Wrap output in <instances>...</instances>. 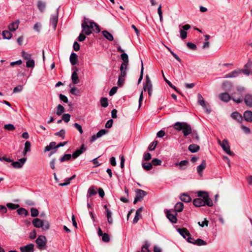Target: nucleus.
<instances>
[{"instance_id":"f257e3e1","label":"nucleus","mask_w":252,"mask_h":252,"mask_svg":"<svg viewBox=\"0 0 252 252\" xmlns=\"http://www.w3.org/2000/svg\"><path fill=\"white\" fill-rule=\"evenodd\" d=\"M198 198H195L193 201V205L196 207H201L207 205L212 207L213 205V201L209 198L207 192L199 191L197 193Z\"/></svg>"},{"instance_id":"f03ea898","label":"nucleus","mask_w":252,"mask_h":252,"mask_svg":"<svg viewBox=\"0 0 252 252\" xmlns=\"http://www.w3.org/2000/svg\"><path fill=\"white\" fill-rule=\"evenodd\" d=\"M81 27L82 28V32L85 34L89 35L93 32L98 33L100 32V29L98 25L93 21L85 17L82 22Z\"/></svg>"},{"instance_id":"7ed1b4c3","label":"nucleus","mask_w":252,"mask_h":252,"mask_svg":"<svg viewBox=\"0 0 252 252\" xmlns=\"http://www.w3.org/2000/svg\"><path fill=\"white\" fill-rule=\"evenodd\" d=\"M173 127L178 131H182L185 137H187L192 132L190 125L186 122H176L174 124Z\"/></svg>"},{"instance_id":"20e7f679","label":"nucleus","mask_w":252,"mask_h":252,"mask_svg":"<svg viewBox=\"0 0 252 252\" xmlns=\"http://www.w3.org/2000/svg\"><path fill=\"white\" fill-rule=\"evenodd\" d=\"M32 224L34 227L42 228L44 230H47L49 228V224L47 221H42L38 218L34 219L32 220Z\"/></svg>"},{"instance_id":"39448f33","label":"nucleus","mask_w":252,"mask_h":252,"mask_svg":"<svg viewBox=\"0 0 252 252\" xmlns=\"http://www.w3.org/2000/svg\"><path fill=\"white\" fill-rule=\"evenodd\" d=\"M37 248L40 250H43L46 248L47 239L43 235H39L35 240Z\"/></svg>"},{"instance_id":"423d86ee","label":"nucleus","mask_w":252,"mask_h":252,"mask_svg":"<svg viewBox=\"0 0 252 252\" xmlns=\"http://www.w3.org/2000/svg\"><path fill=\"white\" fill-rule=\"evenodd\" d=\"M143 90L148 91V94L151 96L153 91V85L148 75L146 76V83L144 84Z\"/></svg>"},{"instance_id":"0eeeda50","label":"nucleus","mask_w":252,"mask_h":252,"mask_svg":"<svg viewBox=\"0 0 252 252\" xmlns=\"http://www.w3.org/2000/svg\"><path fill=\"white\" fill-rule=\"evenodd\" d=\"M222 150L228 155L231 156H234V154L230 150V146L227 139H223L222 141V145L221 146Z\"/></svg>"},{"instance_id":"6e6552de","label":"nucleus","mask_w":252,"mask_h":252,"mask_svg":"<svg viewBox=\"0 0 252 252\" xmlns=\"http://www.w3.org/2000/svg\"><path fill=\"white\" fill-rule=\"evenodd\" d=\"M86 151V147L84 144H82L81 146L80 149H77L72 155V158L74 159L78 158L80 155L84 153Z\"/></svg>"},{"instance_id":"1a4fd4ad","label":"nucleus","mask_w":252,"mask_h":252,"mask_svg":"<svg viewBox=\"0 0 252 252\" xmlns=\"http://www.w3.org/2000/svg\"><path fill=\"white\" fill-rule=\"evenodd\" d=\"M26 160V158H20L18 161H13L12 165L15 168H20L24 165Z\"/></svg>"},{"instance_id":"9d476101","label":"nucleus","mask_w":252,"mask_h":252,"mask_svg":"<svg viewBox=\"0 0 252 252\" xmlns=\"http://www.w3.org/2000/svg\"><path fill=\"white\" fill-rule=\"evenodd\" d=\"M166 214V217L172 223H176L177 221V218L176 217L177 215V213H175V214H172L170 213V211L169 210H166L165 212Z\"/></svg>"},{"instance_id":"9b49d317","label":"nucleus","mask_w":252,"mask_h":252,"mask_svg":"<svg viewBox=\"0 0 252 252\" xmlns=\"http://www.w3.org/2000/svg\"><path fill=\"white\" fill-rule=\"evenodd\" d=\"M197 102L198 103L202 106L204 109H206V111L208 113H210L211 110H208L206 107V103L205 100H204V98L203 96L201 95V94H197Z\"/></svg>"},{"instance_id":"f8f14e48","label":"nucleus","mask_w":252,"mask_h":252,"mask_svg":"<svg viewBox=\"0 0 252 252\" xmlns=\"http://www.w3.org/2000/svg\"><path fill=\"white\" fill-rule=\"evenodd\" d=\"M72 69L74 70L73 72L71 75V79L72 83L74 84H77L79 82L77 72L78 71V69L76 67H74L72 68Z\"/></svg>"},{"instance_id":"ddd939ff","label":"nucleus","mask_w":252,"mask_h":252,"mask_svg":"<svg viewBox=\"0 0 252 252\" xmlns=\"http://www.w3.org/2000/svg\"><path fill=\"white\" fill-rule=\"evenodd\" d=\"M20 250L21 252H33L34 245L30 244L23 247H21Z\"/></svg>"},{"instance_id":"4468645a","label":"nucleus","mask_w":252,"mask_h":252,"mask_svg":"<svg viewBox=\"0 0 252 252\" xmlns=\"http://www.w3.org/2000/svg\"><path fill=\"white\" fill-rule=\"evenodd\" d=\"M241 74L240 69L235 70L226 75L223 77L224 78H235L238 77Z\"/></svg>"},{"instance_id":"2eb2a0df","label":"nucleus","mask_w":252,"mask_h":252,"mask_svg":"<svg viewBox=\"0 0 252 252\" xmlns=\"http://www.w3.org/2000/svg\"><path fill=\"white\" fill-rule=\"evenodd\" d=\"M19 23L20 21L19 20H17L14 22H12L8 26L9 30L11 32L15 31L18 28Z\"/></svg>"},{"instance_id":"dca6fc26","label":"nucleus","mask_w":252,"mask_h":252,"mask_svg":"<svg viewBox=\"0 0 252 252\" xmlns=\"http://www.w3.org/2000/svg\"><path fill=\"white\" fill-rule=\"evenodd\" d=\"M58 21V15L57 13L52 15L50 18V23L54 30L56 29Z\"/></svg>"},{"instance_id":"f3484780","label":"nucleus","mask_w":252,"mask_h":252,"mask_svg":"<svg viewBox=\"0 0 252 252\" xmlns=\"http://www.w3.org/2000/svg\"><path fill=\"white\" fill-rule=\"evenodd\" d=\"M220 100L225 102H228L231 98L229 94L227 93H221L219 95Z\"/></svg>"},{"instance_id":"a211bd4d","label":"nucleus","mask_w":252,"mask_h":252,"mask_svg":"<svg viewBox=\"0 0 252 252\" xmlns=\"http://www.w3.org/2000/svg\"><path fill=\"white\" fill-rule=\"evenodd\" d=\"M244 102L247 106L252 107V95L246 94L244 97Z\"/></svg>"},{"instance_id":"6ab92c4d","label":"nucleus","mask_w":252,"mask_h":252,"mask_svg":"<svg viewBox=\"0 0 252 252\" xmlns=\"http://www.w3.org/2000/svg\"><path fill=\"white\" fill-rule=\"evenodd\" d=\"M146 192L142 189H137L136 190V197L140 201L145 195H146Z\"/></svg>"},{"instance_id":"aec40b11","label":"nucleus","mask_w":252,"mask_h":252,"mask_svg":"<svg viewBox=\"0 0 252 252\" xmlns=\"http://www.w3.org/2000/svg\"><path fill=\"white\" fill-rule=\"evenodd\" d=\"M178 232L180 234V235L183 236L184 238L186 239V237L190 235V233L189 231L187 230V228H178L177 229Z\"/></svg>"},{"instance_id":"412c9836","label":"nucleus","mask_w":252,"mask_h":252,"mask_svg":"<svg viewBox=\"0 0 252 252\" xmlns=\"http://www.w3.org/2000/svg\"><path fill=\"white\" fill-rule=\"evenodd\" d=\"M244 118L245 120L248 122H252V112L247 110L244 113Z\"/></svg>"},{"instance_id":"4be33fe9","label":"nucleus","mask_w":252,"mask_h":252,"mask_svg":"<svg viewBox=\"0 0 252 252\" xmlns=\"http://www.w3.org/2000/svg\"><path fill=\"white\" fill-rule=\"evenodd\" d=\"M70 62L72 65H75L78 62V56L75 53H72L70 56Z\"/></svg>"},{"instance_id":"5701e85b","label":"nucleus","mask_w":252,"mask_h":252,"mask_svg":"<svg viewBox=\"0 0 252 252\" xmlns=\"http://www.w3.org/2000/svg\"><path fill=\"white\" fill-rule=\"evenodd\" d=\"M143 210V208L140 207L136 211L135 217L133 220V223H136L137 222L138 220H139V216H140L141 213Z\"/></svg>"},{"instance_id":"b1692460","label":"nucleus","mask_w":252,"mask_h":252,"mask_svg":"<svg viewBox=\"0 0 252 252\" xmlns=\"http://www.w3.org/2000/svg\"><path fill=\"white\" fill-rule=\"evenodd\" d=\"M97 193L96 191V188L94 186H91L90 187L88 190L87 196L89 197H91V196L95 195Z\"/></svg>"},{"instance_id":"393cba45","label":"nucleus","mask_w":252,"mask_h":252,"mask_svg":"<svg viewBox=\"0 0 252 252\" xmlns=\"http://www.w3.org/2000/svg\"><path fill=\"white\" fill-rule=\"evenodd\" d=\"M206 162L203 160L202 163L197 167V171L199 174L201 175L203 171L206 168Z\"/></svg>"},{"instance_id":"a878e982","label":"nucleus","mask_w":252,"mask_h":252,"mask_svg":"<svg viewBox=\"0 0 252 252\" xmlns=\"http://www.w3.org/2000/svg\"><path fill=\"white\" fill-rule=\"evenodd\" d=\"M231 117L239 122H241L243 120L241 115L237 112L232 113L231 114Z\"/></svg>"},{"instance_id":"bb28decb","label":"nucleus","mask_w":252,"mask_h":252,"mask_svg":"<svg viewBox=\"0 0 252 252\" xmlns=\"http://www.w3.org/2000/svg\"><path fill=\"white\" fill-rule=\"evenodd\" d=\"M188 163H189L188 161H187L186 160H184L181 161L179 163H176L175 164V165L176 166H180V169L181 170H184V169H186L185 167L187 165Z\"/></svg>"},{"instance_id":"cd10ccee","label":"nucleus","mask_w":252,"mask_h":252,"mask_svg":"<svg viewBox=\"0 0 252 252\" xmlns=\"http://www.w3.org/2000/svg\"><path fill=\"white\" fill-rule=\"evenodd\" d=\"M184 209V204L182 202H178L175 205L174 209L175 211V213L177 212H181L183 211Z\"/></svg>"},{"instance_id":"c85d7f7f","label":"nucleus","mask_w":252,"mask_h":252,"mask_svg":"<svg viewBox=\"0 0 252 252\" xmlns=\"http://www.w3.org/2000/svg\"><path fill=\"white\" fill-rule=\"evenodd\" d=\"M189 150L191 153L197 152L200 149V147L196 144H191L189 146Z\"/></svg>"},{"instance_id":"c756f323","label":"nucleus","mask_w":252,"mask_h":252,"mask_svg":"<svg viewBox=\"0 0 252 252\" xmlns=\"http://www.w3.org/2000/svg\"><path fill=\"white\" fill-rule=\"evenodd\" d=\"M127 66L125 63H122L120 67L121 74L120 76L125 77L126 74Z\"/></svg>"},{"instance_id":"7c9ffc66","label":"nucleus","mask_w":252,"mask_h":252,"mask_svg":"<svg viewBox=\"0 0 252 252\" xmlns=\"http://www.w3.org/2000/svg\"><path fill=\"white\" fill-rule=\"evenodd\" d=\"M103 35L108 40L113 41L114 39L113 36L109 32L107 31H102Z\"/></svg>"},{"instance_id":"2f4dec72","label":"nucleus","mask_w":252,"mask_h":252,"mask_svg":"<svg viewBox=\"0 0 252 252\" xmlns=\"http://www.w3.org/2000/svg\"><path fill=\"white\" fill-rule=\"evenodd\" d=\"M17 212L19 215L23 216L24 217H26L28 215V211L23 208L18 209Z\"/></svg>"},{"instance_id":"473e14b6","label":"nucleus","mask_w":252,"mask_h":252,"mask_svg":"<svg viewBox=\"0 0 252 252\" xmlns=\"http://www.w3.org/2000/svg\"><path fill=\"white\" fill-rule=\"evenodd\" d=\"M55 148L56 149V143L55 142H51L49 145L45 147L44 152H46Z\"/></svg>"},{"instance_id":"72a5a7b5","label":"nucleus","mask_w":252,"mask_h":252,"mask_svg":"<svg viewBox=\"0 0 252 252\" xmlns=\"http://www.w3.org/2000/svg\"><path fill=\"white\" fill-rule=\"evenodd\" d=\"M180 199L182 201L185 202H189L191 200V197L186 193L182 194L180 197Z\"/></svg>"},{"instance_id":"f704fd0d","label":"nucleus","mask_w":252,"mask_h":252,"mask_svg":"<svg viewBox=\"0 0 252 252\" xmlns=\"http://www.w3.org/2000/svg\"><path fill=\"white\" fill-rule=\"evenodd\" d=\"M142 166L146 171L150 170L153 168L152 164L150 162H143L142 163Z\"/></svg>"},{"instance_id":"c9c22d12","label":"nucleus","mask_w":252,"mask_h":252,"mask_svg":"<svg viewBox=\"0 0 252 252\" xmlns=\"http://www.w3.org/2000/svg\"><path fill=\"white\" fill-rule=\"evenodd\" d=\"M76 177V175H73L72 176H71L70 178H66L65 179V183H60L59 184V186H67L68 185H69L70 184V182L71 180H73L74 179H75Z\"/></svg>"},{"instance_id":"e433bc0d","label":"nucleus","mask_w":252,"mask_h":252,"mask_svg":"<svg viewBox=\"0 0 252 252\" xmlns=\"http://www.w3.org/2000/svg\"><path fill=\"white\" fill-rule=\"evenodd\" d=\"M64 111V108L61 104H59L57 107L56 114L58 116L61 115Z\"/></svg>"},{"instance_id":"4c0bfd02","label":"nucleus","mask_w":252,"mask_h":252,"mask_svg":"<svg viewBox=\"0 0 252 252\" xmlns=\"http://www.w3.org/2000/svg\"><path fill=\"white\" fill-rule=\"evenodd\" d=\"M2 36L4 39H10L12 37V34L8 31H3L2 32Z\"/></svg>"},{"instance_id":"58836bf2","label":"nucleus","mask_w":252,"mask_h":252,"mask_svg":"<svg viewBox=\"0 0 252 252\" xmlns=\"http://www.w3.org/2000/svg\"><path fill=\"white\" fill-rule=\"evenodd\" d=\"M121 59L123 60L122 63H125L126 65H127L128 63V56L126 53H123L121 55Z\"/></svg>"},{"instance_id":"ea45409f","label":"nucleus","mask_w":252,"mask_h":252,"mask_svg":"<svg viewBox=\"0 0 252 252\" xmlns=\"http://www.w3.org/2000/svg\"><path fill=\"white\" fill-rule=\"evenodd\" d=\"M193 244L200 246L203 245H206L207 244V243L201 239H197L196 240H194V242H193Z\"/></svg>"},{"instance_id":"a19ab883","label":"nucleus","mask_w":252,"mask_h":252,"mask_svg":"<svg viewBox=\"0 0 252 252\" xmlns=\"http://www.w3.org/2000/svg\"><path fill=\"white\" fill-rule=\"evenodd\" d=\"M45 3L41 1L37 2V7L41 12H43L45 8Z\"/></svg>"},{"instance_id":"79ce46f5","label":"nucleus","mask_w":252,"mask_h":252,"mask_svg":"<svg viewBox=\"0 0 252 252\" xmlns=\"http://www.w3.org/2000/svg\"><path fill=\"white\" fill-rule=\"evenodd\" d=\"M106 215L108 223L109 224H112L113 222V219L112 218V212L109 209L106 210Z\"/></svg>"},{"instance_id":"37998d69","label":"nucleus","mask_w":252,"mask_h":252,"mask_svg":"<svg viewBox=\"0 0 252 252\" xmlns=\"http://www.w3.org/2000/svg\"><path fill=\"white\" fill-rule=\"evenodd\" d=\"M21 56L22 57V58L24 59H25L26 60H28L31 59L32 55L30 53L26 52L24 51H22L21 52Z\"/></svg>"},{"instance_id":"c03bdc74","label":"nucleus","mask_w":252,"mask_h":252,"mask_svg":"<svg viewBox=\"0 0 252 252\" xmlns=\"http://www.w3.org/2000/svg\"><path fill=\"white\" fill-rule=\"evenodd\" d=\"M232 99L234 102H236L237 103H240L243 101V99L241 98L240 97L238 98L236 97L235 93L232 94Z\"/></svg>"},{"instance_id":"a18cd8bd","label":"nucleus","mask_w":252,"mask_h":252,"mask_svg":"<svg viewBox=\"0 0 252 252\" xmlns=\"http://www.w3.org/2000/svg\"><path fill=\"white\" fill-rule=\"evenodd\" d=\"M72 157V155L71 154H65L63 157L60 158V160L62 162L66 160H69Z\"/></svg>"},{"instance_id":"49530a36","label":"nucleus","mask_w":252,"mask_h":252,"mask_svg":"<svg viewBox=\"0 0 252 252\" xmlns=\"http://www.w3.org/2000/svg\"><path fill=\"white\" fill-rule=\"evenodd\" d=\"M35 65L34 61L32 59H29L26 62V66L27 67H33Z\"/></svg>"},{"instance_id":"de8ad7c7","label":"nucleus","mask_w":252,"mask_h":252,"mask_svg":"<svg viewBox=\"0 0 252 252\" xmlns=\"http://www.w3.org/2000/svg\"><path fill=\"white\" fill-rule=\"evenodd\" d=\"M100 103L102 107H106L108 105V99L106 97H102L100 99Z\"/></svg>"},{"instance_id":"09e8293b","label":"nucleus","mask_w":252,"mask_h":252,"mask_svg":"<svg viewBox=\"0 0 252 252\" xmlns=\"http://www.w3.org/2000/svg\"><path fill=\"white\" fill-rule=\"evenodd\" d=\"M162 75H163V78H164V79L165 81L167 83V84H168V85H169L171 88H172L174 89V90H175L177 92H178V91H177V88H176L175 86H174V85H173V84L171 83V82H170L168 80H167V79L165 78V76H164V75L163 72V71H162Z\"/></svg>"},{"instance_id":"8fccbe9b","label":"nucleus","mask_w":252,"mask_h":252,"mask_svg":"<svg viewBox=\"0 0 252 252\" xmlns=\"http://www.w3.org/2000/svg\"><path fill=\"white\" fill-rule=\"evenodd\" d=\"M65 131L64 129H61L60 131L56 132L55 135L57 136L61 137L63 139L65 138Z\"/></svg>"},{"instance_id":"3c124183","label":"nucleus","mask_w":252,"mask_h":252,"mask_svg":"<svg viewBox=\"0 0 252 252\" xmlns=\"http://www.w3.org/2000/svg\"><path fill=\"white\" fill-rule=\"evenodd\" d=\"M107 132L108 131L106 129H101L96 133V137L99 138L106 134Z\"/></svg>"},{"instance_id":"603ef678","label":"nucleus","mask_w":252,"mask_h":252,"mask_svg":"<svg viewBox=\"0 0 252 252\" xmlns=\"http://www.w3.org/2000/svg\"><path fill=\"white\" fill-rule=\"evenodd\" d=\"M6 206L9 209H11V210L16 209L19 207V205L14 204L10 203H7L6 204Z\"/></svg>"},{"instance_id":"864d4df0","label":"nucleus","mask_w":252,"mask_h":252,"mask_svg":"<svg viewBox=\"0 0 252 252\" xmlns=\"http://www.w3.org/2000/svg\"><path fill=\"white\" fill-rule=\"evenodd\" d=\"M31 216L32 217H37L38 215V211L34 208H32L31 209Z\"/></svg>"},{"instance_id":"5fc2aeb1","label":"nucleus","mask_w":252,"mask_h":252,"mask_svg":"<svg viewBox=\"0 0 252 252\" xmlns=\"http://www.w3.org/2000/svg\"><path fill=\"white\" fill-rule=\"evenodd\" d=\"M4 128L8 130L12 131L15 129V126L12 124H6L4 126Z\"/></svg>"},{"instance_id":"6e6d98bb","label":"nucleus","mask_w":252,"mask_h":252,"mask_svg":"<svg viewBox=\"0 0 252 252\" xmlns=\"http://www.w3.org/2000/svg\"><path fill=\"white\" fill-rule=\"evenodd\" d=\"M150 245L147 243L145 242V245L142 247V252H150L149 247Z\"/></svg>"},{"instance_id":"4d7b16f0","label":"nucleus","mask_w":252,"mask_h":252,"mask_svg":"<svg viewBox=\"0 0 252 252\" xmlns=\"http://www.w3.org/2000/svg\"><path fill=\"white\" fill-rule=\"evenodd\" d=\"M41 28V24L39 22L35 23L33 26V29L38 32H40Z\"/></svg>"},{"instance_id":"13d9d810","label":"nucleus","mask_w":252,"mask_h":252,"mask_svg":"<svg viewBox=\"0 0 252 252\" xmlns=\"http://www.w3.org/2000/svg\"><path fill=\"white\" fill-rule=\"evenodd\" d=\"M161 162V160L158 158H154L152 161V165H154L155 166L160 165Z\"/></svg>"},{"instance_id":"bf43d9fd","label":"nucleus","mask_w":252,"mask_h":252,"mask_svg":"<svg viewBox=\"0 0 252 252\" xmlns=\"http://www.w3.org/2000/svg\"><path fill=\"white\" fill-rule=\"evenodd\" d=\"M158 13L159 17V20L160 22L163 21L162 12L161 10V5L160 4L158 8Z\"/></svg>"},{"instance_id":"052dcab7","label":"nucleus","mask_w":252,"mask_h":252,"mask_svg":"<svg viewBox=\"0 0 252 252\" xmlns=\"http://www.w3.org/2000/svg\"><path fill=\"white\" fill-rule=\"evenodd\" d=\"M24 150L26 152H28L31 151V143L27 141L25 143Z\"/></svg>"},{"instance_id":"680f3d73","label":"nucleus","mask_w":252,"mask_h":252,"mask_svg":"<svg viewBox=\"0 0 252 252\" xmlns=\"http://www.w3.org/2000/svg\"><path fill=\"white\" fill-rule=\"evenodd\" d=\"M70 118V115L68 114H64L62 116V119L63 120L65 123H68Z\"/></svg>"},{"instance_id":"e2e57ef3","label":"nucleus","mask_w":252,"mask_h":252,"mask_svg":"<svg viewBox=\"0 0 252 252\" xmlns=\"http://www.w3.org/2000/svg\"><path fill=\"white\" fill-rule=\"evenodd\" d=\"M158 144V141H154L152 143H151V144L149 146V150H150V151H153L156 148V146Z\"/></svg>"},{"instance_id":"0e129e2a","label":"nucleus","mask_w":252,"mask_h":252,"mask_svg":"<svg viewBox=\"0 0 252 252\" xmlns=\"http://www.w3.org/2000/svg\"><path fill=\"white\" fill-rule=\"evenodd\" d=\"M124 81H125V77L119 76L118 81V85L119 87L122 86L124 84Z\"/></svg>"},{"instance_id":"69168bd1","label":"nucleus","mask_w":252,"mask_h":252,"mask_svg":"<svg viewBox=\"0 0 252 252\" xmlns=\"http://www.w3.org/2000/svg\"><path fill=\"white\" fill-rule=\"evenodd\" d=\"M73 126L79 131L80 134H82L83 133V130L81 125L78 123H74Z\"/></svg>"},{"instance_id":"338daca9","label":"nucleus","mask_w":252,"mask_h":252,"mask_svg":"<svg viewBox=\"0 0 252 252\" xmlns=\"http://www.w3.org/2000/svg\"><path fill=\"white\" fill-rule=\"evenodd\" d=\"M102 236V239L103 241H104L105 242H109L110 237H109V236L108 235V234L105 233Z\"/></svg>"},{"instance_id":"774afa93","label":"nucleus","mask_w":252,"mask_h":252,"mask_svg":"<svg viewBox=\"0 0 252 252\" xmlns=\"http://www.w3.org/2000/svg\"><path fill=\"white\" fill-rule=\"evenodd\" d=\"M180 37L182 39H185L187 37V32L186 31H184V30H180Z\"/></svg>"}]
</instances>
